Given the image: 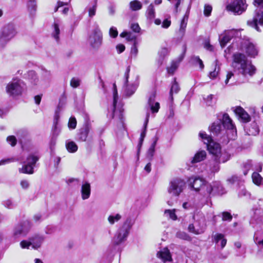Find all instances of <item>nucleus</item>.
<instances>
[{
  "label": "nucleus",
  "mask_w": 263,
  "mask_h": 263,
  "mask_svg": "<svg viewBox=\"0 0 263 263\" xmlns=\"http://www.w3.org/2000/svg\"><path fill=\"white\" fill-rule=\"evenodd\" d=\"M231 66L235 73H239L244 80H249L256 73V68L243 53L236 52L232 56Z\"/></svg>",
  "instance_id": "1"
},
{
  "label": "nucleus",
  "mask_w": 263,
  "mask_h": 263,
  "mask_svg": "<svg viewBox=\"0 0 263 263\" xmlns=\"http://www.w3.org/2000/svg\"><path fill=\"white\" fill-rule=\"evenodd\" d=\"M190 188L205 197H209L212 192V185L203 178L197 176H193L187 180Z\"/></svg>",
  "instance_id": "2"
},
{
  "label": "nucleus",
  "mask_w": 263,
  "mask_h": 263,
  "mask_svg": "<svg viewBox=\"0 0 263 263\" xmlns=\"http://www.w3.org/2000/svg\"><path fill=\"white\" fill-rule=\"evenodd\" d=\"M134 224V220L132 218L127 217L126 219L113 238L112 242L114 245H120L127 240Z\"/></svg>",
  "instance_id": "3"
},
{
  "label": "nucleus",
  "mask_w": 263,
  "mask_h": 263,
  "mask_svg": "<svg viewBox=\"0 0 263 263\" xmlns=\"http://www.w3.org/2000/svg\"><path fill=\"white\" fill-rule=\"evenodd\" d=\"M199 136L206 145L208 150L212 155V157H219L223 153H228L226 151H222L220 145L214 141L211 137L208 135L205 132H200Z\"/></svg>",
  "instance_id": "4"
},
{
  "label": "nucleus",
  "mask_w": 263,
  "mask_h": 263,
  "mask_svg": "<svg viewBox=\"0 0 263 263\" xmlns=\"http://www.w3.org/2000/svg\"><path fill=\"white\" fill-rule=\"evenodd\" d=\"M25 83L20 79H13L6 86V92L10 97L15 98L21 96L26 91Z\"/></svg>",
  "instance_id": "5"
},
{
  "label": "nucleus",
  "mask_w": 263,
  "mask_h": 263,
  "mask_svg": "<svg viewBox=\"0 0 263 263\" xmlns=\"http://www.w3.org/2000/svg\"><path fill=\"white\" fill-rule=\"evenodd\" d=\"M254 5L256 7L255 15L252 20L247 22V24L259 31L258 25L263 26V0H254Z\"/></svg>",
  "instance_id": "6"
},
{
  "label": "nucleus",
  "mask_w": 263,
  "mask_h": 263,
  "mask_svg": "<svg viewBox=\"0 0 263 263\" xmlns=\"http://www.w3.org/2000/svg\"><path fill=\"white\" fill-rule=\"evenodd\" d=\"M217 119L221 121L222 126L225 129H227V132L229 130L232 133L231 137L227 135V140H224L225 143H228L229 139H234L236 136V129L235 126L232 122V120L230 118L228 114H219L217 115Z\"/></svg>",
  "instance_id": "7"
},
{
  "label": "nucleus",
  "mask_w": 263,
  "mask_h": 263,
  "mask_svg": "<svg viewBox=\"0 0 263 263\" xmlns=\"http://www.w3.org/2000/svg\"><path fill=\"white\" fill-rule=\"evenodd\" d=\"M248 7L246 0H231L226 6V9L235 15H240Z\"/></svg>",
  "instance_id": "8"
},
{
  "label": "nucleus",
  "mask_w": 263,
  "mask_h": 263,
  "mask_svg": "<svg viewBox=\"0 0 263 263\" xmlns=\"http://www.w3.org/2000/svg\"><path fill=\"white\" fill-rule=\"evenodd\" d=\"M230 158L229 153H223L219 157H212L206 164L210 171L213 173L218 172L220 170V163H225Z\"/></svg>",
  "instance_id": "9"
},
{
  "label": "nucleus",
  "mask_w": 263,
  "mask_h": 263,
  "mask_svg": "<svg viewBox=\"0 0 263 263\" xmlns=\"http://www.w3.org/2000/svg\"><path fill=\"white\" fill-rule=\"evenodd\" d=\"M102 40V33L98 26H97L89 35V44L92 48L97 50L101 46Z\"/></svg>",
  "instance_id": "10"
},
{
  "label": "nucleus",
  "mask_w": 263,
  "mask_h": 263,
  "mask_svg": "<svg viewBox=\"0 0 263 263\" xmlns=\"http://www.w3.org/2000/svg\"><path fill=\"white\" fill-rule=\"evenodd\" d=\"M185 183L183 179L176 178L172 180L168 187V192L172 196L178 197L183 191Z\"/></svg>",
  "instance_id": "11"
},
{
  "label": "nucleus",
  "mask_w": 263,
  "mask_h": 263,
  "mask_svg": "<svg viewBox=\"0 0 263 263\" xmlns=\"http://www.w3.org/2000/svg\"><path fill=\"white\" fill-rule=\"evenodd\" d=\"M130 71V68L128 66L126 70V71L124 74V83L123 87V94L124 96L127 97H129L133 95L137 88V85L136 84L132 83L129 84L128 81V79L129 77V73Z\"/></svg>",
  "instance_id": "12"
},
{
  "label": "nucleus",
  "mask_w": 263,
  "mask_h": 263,
  "mask_svg": "<svg viewBox=\"0 0 263 263\" xmlns=\"http://www.w3.org/2000/svg\"><path fill=\"white\" fill-rule=\"evenodd\" d=\"M31 227L30 223L28 220L23 221L17 224L13 229V236L17 238L25 236Z\"/></svg>",
  "instance_id": "13"
},
{
  "label": "nucleus",
  "mask_w": 263,
  "mask_h": 263,
  "mask_svg": "<svg viewBox=\"0 0 263 263\" xmlns=\"http://www.w3.org/2000/svg\"><path fill=\"white\" fill-rule=\"evenodd\" d=\"M248 81V80H244L242 77L239 73L230 71L227 73L225 84L226 85H234Z\"/></svg>",
  "instance_id": "14"
},
{
  "label": "nucleus",
  "mask_w": 263,
  "mask_h": 263,
  "mask_svg": "<svg viewBox=\"0 0 263 263\" xmlns=\"http://www.w3.org/2000/svg\"><path fill=\"white\" fill-rule=\"evenodd\" d=\"M241 49L250 57L254 58L258 54V50L255 45L249 40H243L241 42Z\"/></svg>",
  "instance_id": "15"
},
{
  "label": "nucleus",
  "mask_w": 263,
  "mask_h": 263,
  "mask_svg": "<svg viewBox=\"0 0 263 263\" xmlns=\"http://www.w3.org/2000/svg\"><path fill=\"white\" fill-rule=\"evenodd\" d=\"M91 129V125L88 121H86L83 126L79 129L77 136V140L81 142L86 141Z\"/></svg>",
  "instance_id": "16"
},
{
  "label": "nucleus",
  "mask_w": 263,
  "mask_h": 263,
  "mask_svg": "<svg viewBox=\"0 0 263 263\" xmlns=\"http://www.w3.org/2000/svg\"><path fill=\"white\" fill-rule=\"evenodd\" d=\"M16 34L14 25L12 23H9L4 27L2 31V35L10 41Z\"/></svg>",
  "instance_id": "17"
},
{
  "label": "nucleus",
  "mask_w": 263,
  "mask_h": 263,
  "mask_svg": "<svg viewBox=\"0 0 263 263\" xmlns=\"http://www.w3.org/2000/svg\"><path fill=\"white\" fill-rule=\"evenodd\" d=\"M209 130L212 134L215 136H218L221 134H227V135H228L227 131L222 126L221 121L218 119L209 126Z\"/></svg>",
  "instance_id": "18"
},
{
  "label": "nucleus",
  "mask_w": 263,
  "mask_h": 263,
  "mask_svg": "<svg viewBox=\"0 0 263 263\" xmlns=\"http://www.w3.org/2000/svg\"><path fill=\"white\" fill-rule=\"evenodd\" d=\"M156 96V92H152L148 99L147 105L153 113L157 112L160 108L159 103L155 101Z\"/></svg>",
  "instance_id": "19"
},
{
  "label": "nucleus",
  "mask_w": 263,
  "mask_h": 263,
  "mask_svg": "<svg viewBox=\"0 0 263 263\" xmlns=\"http://www.w3.org/2000/svg\"><path fill=\"white\" fill-rule=\"evenodd\" d=\"M157 256L164 263H172L173 261L170 250L167 248H164L157 252Z\"/></svg>",
  "instance_id": "20"
},
{
  "label": "nucleus",
  "mask_w": 263,
  "mask_h": 263,
  "mask_svg": "<svg viewBox=\"0 0 263 263\" xmlns=\"http://www.w3.org/2000/svg\"><path fill=\"white\" fill-rule=\"evenodd\" d=\"M26 78L29 80L32 85L43 86V84H42L41 79H39L36 72L33 70L29 71Z\"/></svg>",
  "instance_id": "21"
},
{
  "label": "nucleus",
  "mask_w": 263,
  "mask_h": 263,
  "mask_svg": "<svg viewBox=\"0 0 263 263\" xmlns=\"http://www.w3.org/2000/svg\"><path fill=\"white\" fill-rule=\"evenodd\" d=\"M263 222V213L261 209H256L253 211L251 216L250 223L259 224Z\"/></svg>",
  "instance_id": "22"
},
{
  "label": "nucleus",
  "mask_w": 263,
  "mask_h": 263,
  "mask_svg": "<svg viewBox=\"0 0 263 263\" xmlns=\"http://www.w3.org/2000/svg\"><path fill=\"white\" fill-rule=\"evenodd\" d=\"M245 131L249 136H256L259 133V128L257 123L253 122L245 126Z\"/></svg>",
  "instance_id": "23"
},
{
  "label": "nucleus",
  "mask_w": 263,
  "mask_h": 263,
  "mask_svg": "<svg viewBox=\"0 0 263 263\" xmlns=\"http://www.w3.org/2000/svg\"><path fill=\"white\" fill-rule=\"evenodd\" d=\"M234 35L233 31H225L223 34H221L219 36V42L221 46L223 48L226 44L230 42Z\"/></svg>",
  "instance_id": "24"
},
{
  "label": "nucleus",
  "mask_w": 263,
  "mask_h": 263,
  "mask_svg": "<svg viewBox=\"0 0 263 263\" xmlns=\"http://www.w3.org/2000/svg\"><path fill=\"white\" fill-rule=\"evenodd\" d=\"M235 113L244 122L249 121L250 117L249 114L240 106H237L234 110Z\"/></svg>",
  "instance_id": "25"
},
{
  "label": "nucleus",
  "mask_w": 263,
  "mask_h": 263,
  "mask_svg": "<svg viewBox=\"0 0 263 263\" xmlns=\"http://www.w3.org/2000/svg\"><path fill=\"white\" fill-rule=\"evenodd\" d=\"M205 230V225L203 223L200 225L199 228H196L195 224L191 223L188 227V231L196 235L202 234Z\"/></svg>",
  "instance_id": "26"
},
{
  "label": "nucleus",
  "mask_w": 263,
  "mask_h": 263,
  "mask_svg": "<svg viewBox=\"0 0 263 263\" xmlns=\"http://www.w3.org/2000/svg\"><path fill=\"white\" fill-rule=\"evenodd\" d=\"M206 156V153L205 151L201 150L197 152L194 156L191 159L192 164L200 162L204 160Z\"/></svg>",
  "instance_id": "27"
},
{
  "label": "nucleus",
  "mask_w": 263,
  "mask_h": 263,
  "mask_svg": "<svg viewBox=\"0 0 263 263\" xmlns=\"http://www.w3.org/2000/svg\"><path fill=\"white\" fill-rule=\"evenodd\" d=\"M90 185L88 182H86L82 185L81 193L82 198L83 200L89 198L90 195Z\"/></svg>",
  "instance_id": "28"
},
{
  "label": "nucleus",
  "mask_w": 263,
  "mask_h": 263,
  "mask_svg": "<svg viewBox=\"0 0 263 263\" xmlns=\"http://www.w3.org/2000/svg\"><path fill=\"white\" fill-rule=\"evenodd\" d=\"M23 166L21 168L18 169L20 173L26 174H32L34 173V165H32L26 161L23 162Z\"/></svg>",
  "instance_id": "29"
},
{
  "label": "nucleus",
  "mask_w": 263,
  "mask_h": 263,
  "mask_svg": "<svg viewBox=\"0 0 263 263\" xmlns=\"http://www.w3.org/2000/svg\"><path fill=\"white\" fill-rule=\"evenodd\" d=\"M60 21L59 20H55L53 24V30L52 32V37L56 40L57 42H59L60 40L59 34L60 32Z\"/></svg>",
  "instance_id": "30"
},
{
  "label": "nucleus",
  "mask_w": 263,
  "mask_h": 263,
  "mask_svg": "<svg viewBox=\"0 0 263 263\" xmlns=\"http://www.w3.org/2000/svg\"><path fill=\"white\" fill-rule=\"evenodd\" d=\"M51 72L45 69H42L41 72V80L43 86L48 84L50 80Z\"/></svg>",
  "instance_id": "31"
},
{
  "label": "nucleus",
  "mask_w": 263,
  "mask_h": 263,
  "mask_svg": "<svg viewBox=\"0 0 263 263\" xmlns=\"http://www.w3.org/2000/svg\"><path fill=\"white\" fill-rule=\"evenodd\" d=\"M180 90V87L176 82V79L174 78V81L172 83V86L170 91L169 100L173 103V94L177 93Z\"/></svg>",
  "instance_id": "32"
},
{
  "label": "nucleus",
  "mask_w": 263,
  "mask_h": 263,
  "mask_svg": "<svg viewBox=\"0 0 263 263\" xmlns=\"http://www.w3.org/2000/svg\"><path fill=\"white\" fill-rule=\"evenodd\" d=\"M27 6L30 15L32 16H34L37 9L36 0H28Z\"/></svg>",
  "instance_id": "33"
},
{
  "label": "nucleus",
  "mask_w": 263,
  "mask_h": 263,
  "mask_svg": "<svg viewBox=\"0 0 263 263\" xmlns=\"http://www.w3.org/2000/svg\"><path fill=\"white\" fill-rule=\"evenodd\" d=\"M156 15L155 9L153 3L151 4L147 8L145 16L146 18L149 21H152L154 19Z\"/></svg>",
  "instance_id": "34"
},
{
  "label": "nucleus",
  "mask_w": 263,
  "mask_h": 263,
  "mask_svg": "<svg viewBox=\"0 0 263 263\" xmlns=\"http://www.w3.org/2000/svg\"><path fill=\"white\" fill-rule=\"evenodd\" d=\"M212 186V193L217 194L218 195H223L226 193L224 189L222 187L221 183L219 182H215L213 183Z\"/></svg>",
  "instance_id": "35"
},
{
  "label": "nucleus",
  "mask_w": 263,
  "mask_h": 263,
  "mask_svg": "<svg viewBox=\"0 0 263 263\" xmlns=\"http://www.w3.org/2000/svg\"><path fill=\"white\" fill-rule=\"evenodd\" d=\"M214 241L216 243L220 242L221 249H223L227 243V239L224 238V236L222 234L217 233L214 236Z\"/></svg>",
  "instance_id": "36"
},
{
  "label": "nucleus",
  "mask_w": 263,
  "mask_h": 263,
  "mask_svg": "<svg viewBox=\"0 0 263 263\" xmlns=\"http://www.w3.org/2000/svg\"><path fill=\"white\" fill-rule=\"evenodd\" d=\"M186 51V47L184 46V49L183 51V54H184ZM184 55L182 56V57L180 58L179 62H173L171 64V65L170 67L167 68V72L169 74H174V72L177 69L179 62L182 60V59L183 58Z\"/></svg>",
  "instance_id": "37"
},
{
  "label": "nucleus",
  "mask_w": 263,
  "mask_h": 263,
  "mask_svg": "<svg viewBox=\"0 0 263 263\" xmlns=\"http://www.w3.org/2000/svg\"><path fill=\"white\" fill-rule=\"evenodd\" d=\"M158 140V138L157 137L155 138V139L153 142L152 143L150 147L149 148L147 153V157L149 159L152 160L153 157L154 156L155 151V146L156 145V143Z\"/></svg>",
  "instance_id": "38"
},
{
  "label": "nucleus",
  "mask_w": 263,
  "mask_h": 263,
  "mask_svg": "<svg viewBox=\"0 0 263 263\" xmlns=\"http://www.w3.org/2000/svg\"><path fill=\"white\" fill-rule=\"evenodd\" d=\"M40 156L36 154H30L26 158V162L35 166V163L39 160Z\"/></svg>",
  "instance_id": "39"
},
{
  "label": "nucleus",
  "mask_w": 263,
  "mask_h": 263,
  "mask_svg": "<svg viewBox=\"0 0 263 263\" xmlns=\"http://www.w3.org/2000/svg\"><path fill=\"white\" fill-rule=\"evenodd\" d=\"M113 112L115 114L117 109V104L118 100L117 86L115 83L113 84Z\"/></svg>",
  "instance_id": "40"
},
{
  "label": "nucleus",
  "mask_w": 263,
  "mask_h": 263,
  "mask_svg": "<svg viewBox=\"0 0 263 263\" xmlns=\"http://www.w3.org/2000/svg\"><path fill=\"white\" fill-rule=\"evenodd\" d=\"M187 19H188V16L184 15L181 21V22L180 24V29L179 31V33L180 35H181V37H182L184 34L185 28H186V25H187Z\"/></svg>",
  "instance_id": "41"
},
{
  "label": "nucleus",
  "mask_w": 263,
  "mask_h": 263,
  "mask_svg": "<svg viewBox=\"0 0 263 263\" xmlns=\"http://www.w3.org/2000/svg\"><path fill=\"white\" fill-rule=\"evenodd\" d=\"M30 240L32 241L33 245L35 243H37L35 246V247L37 248L40 246L41 243L43 242L44 237L40 235H35L31 238Z\"/></svg>",
  "instance_id": "42"
},
{
  "label": "nucleus",
  "mask_w": 263,
  "mask_h": 263,
  "mask_svg": "<svg viewBox=\"0 0 263 263\" xmlns=\"http://www.w3.org/2000/svg\"><path fill=\"white\" fill-rule=\"evenodd\" d=\"M252 178L253 183L257 185H260L263 181V178L257 172H254L252 174Z\"/></svg>",
  "instance_id": "43"
},
{
  "label": "nucleus",
  "mask_w": 263,
  "mask_h": 263,
  "mask_svg": "<svg viewBox=\"0 0 263 263\" xmlns=\"http://www.w3.org/2000/svg\"><path fill=\"white\" fill-rule=\"evenodd\" d=\"M66 147L67 151L70 153H74L77 151L78 148L77 145L73 141L66 142Z\"/></svg>",
  "instance_id": "44"
},
{
  "label": "nucleus",
  "mask_w": 263,
  "mask_h": 263,
  "mask_svg": "<svg viewBox=\"0 0 263 263\" xmlns=\"http://www.w3.org/2000/svg\"><path fill=\"white\" fill-rule=\"evenodd\" d=\"M59 118V116L57 112H56L55 115L54 116V119L53 121V135H56L57 136L60 132V128L58 126V122Z\"/></svg>",
  "instance_id": "45"
},
{
  "label": "nucleus",
  "mask_w": 263,
  "mask_h": 263,
  "mask_svg": "<svg viewBox=\"0 0 263 263\" xmlns=\"http://www.w3.org/2000/svg\"><path fill=\"white\" fill-rule=\"evenodd\" d=\"M122 216L119 214L110 215L108 217V221L110 224H114L115 222L121 220Z\"/></svg>",
  "instance_id": "46"
},
{
  "label": "nucleus",
  "mask_w": 263,
  "mask_h": 263,
  "mask_svg": "<svg viewBox=\"0 0 263 263\" xmlns=\"http://www.w3.org/2000/svg\"><path fill=\"white\" fill-rule=\"evenodd\" d=\"M243 171V173L245 176L248 174V173L249 170H250L252 167V162L250 160H248L244 162L242 164Z\"/></svg>",
  "instance_id": "47"
},
{
  "label": "nucleus",
  "mask_w": 263,
  "mask_h": 263,
  "mask_svg": "<svg viewBox=\"0 0 263 263\" xmlns=\"http://www.w3.org/2000/svg\"><path fill=\"white\" fill-rule=\"evenodd\" d=\"M17 136L19 139L20 143H22L23 139L28 137L29 136L28 132L26 129H20L17 133Z\"/></svg>",
  "instance_id": "48"
},
{
  "label": "nucleus",
  "mask_w": 263,
  "mask_h": 263,
  "mask_svg": "<svg viewBox=\"0 0 263 263\" xmlns=\"http://www.w3.org/2000/svg\"><path fill=\"white\" fill-rule=\"evenodd\" d=\"M191 61L195 65H199V67L201 69H203L204 64L203 63L202 61L199 58V57L195 55L192 57Z\"/></svg>",
  "instance_id": "49"
},
{
  "label": "nucleus",
  "mask_w": 263,
  "mask_h": 263,
  "mask_svg": "<svg viewBox=\"0 0 263 263\" xmlns=\"http://www.w3.org/2000/svg\"><path fill=\"white\" fill-rule=\"evenodd\" d=\"M176 236L177 238L187 240V241H191V237L186 233L184 232L179 231L178 232Z\"/></svg>",
  "instance_id": "50"
},
{
  "label": "nucleus",
  "mask_w": 263,
  "mask_h": 263,
  "mask_svg": "<svg viewBox=\"0 0 263 263\" xmlns=\"http://www.w3.org/2000/svg\"><path fill=\"white\" fill-rule=\"evenodd\" d=\"M142 5L139 1H132L130 3V7L133 11H137L142 8Z\"/></svg>",
  "instance_id": "51"
},
{
  "label": "nucleus",
  "mask_w": 263,
  "mask_h": 263,
  "mask_svg": "<svg viewBox=\"0 0 263 263\" xmlns=\"http://www.w3.org/2000/svg\"><path fill=\"white\" fill-rule=\"evenodd\" d=\"M20 245L23 249H29L30 246H32L33 248L36 249V247H35V245L31 240L30 241L23 240L21 242Z\"/></svg>",
  "instance_id": "52"
},
{
  "label": "nucleus",
  "mask_w": 263,
  "mask_h": 263,
  "mask_svg": "<svg viewBox=\"0 0 263 263\" xmlns=\"http://www.w3.org/2000/svg\"><path fill=\"white\" fill-rule=\"evenodd\" d=\"M3 204L7 208L9 209H13L15 207L16 204L11 199H7L3 202Z\"/></svg>",
  "instance_id": "53"
},
{
  "label": "nucleus",
  "mask_w": 263,
  "mask_h": 263,
  "mask_svg": "<svg viewBox=\"0 0 263 263\" xmlns=\"http://www.w3.org/2000/svg\"><path fill=\"white\" fill-rule=\"evenodd\" d=\"M215 62V69L213 71H211L209 74L210 78L212 79H214L216 78V77L217 76V75L219 73V69H220L219 67H218L217 70L218 61L216 60Z\"/></svg>",
  "instance_id": "54"
},
{
  "label": "nucleus",
  "mask_w": 263,
  "mask_h": 263,
  "mask_svg": "<svg viewBox=\"0 0 263 263\" xmlns=\"http://www.w3.org/2000/svg\"><path fill=\"white\" fill-rule=\"evenodd\" d=\"M227 181L231 184H234L235 183H239L240 182H241V179L239 176L237 175H233L230 178H228L227 179Z\"/></svg>",
  "instance_id": "55"
},
{
  "label": "nucleus",
  "mask_w": 263,
  "mask_h": 263,
  "mask_svg": "<svg viewBox=\"0 0 263 263\" xmlns=\"http://www.w3.org/2000/svg\"><path fill=\"white\" fill-rule=\"evenodd\" d=\"M164 214L166 216H168L169 217L172 219V220H175L177 219V216L175 214V210H166L164 212Z\"/></svg>",
  "instance_id": "56"
},
{
  "label": "nucleus",
  "mask_w": 263,
  "mask_h": 263,
  "mask_svg": "<svg viewBox=\"0 0 263 263\" xmlns=\"http://www.w3.org/2000/svg\"><path fill=\"white\" fill-rule=\"evenodd\" d=\"M68 126L69 128L73 129L77 126V120L74 117H71L69 120Z\"/></svg>",
  "instance_id": "57"
},
{
  "label": "nucleus",
  "mask_w": 263,
  "mask_h": 263,
  "mask_svg": "<svg viewBox=\"0 0 263 263\" xmlns=\"http://www.w3.org/2000/svg\"><path fill=\"white\" fill-rule=\"evenodd\" d=\"M97 7V0H96L94 5L91 7H90L88 10V14L89 17H92L95 15Z\"/></svg>",
  "instance_id": "58"
},
{
  "label": "nucleus",
  "mask_w": 263,
  "mask_h": 263,
  "mask_svg": "<svg viewBox=\"0 0 263 263\" xmlns=\"http://www.w3.org/2000/svg\"><path fill=\"white\" fill-rule=\"evenodd\" d=\"M222 220L223 221H230L232 219V216L231 213L228 212H223L221 213Z\"/></svg>",
  "instance_id": "59"
},
{
  "label": "nucleus",
  "mask_w": 263,
  "mask_h": 263,
  "mask_svg": "<svg viewBox=\"0 0 263 263\" xmlns=\"http://www.w3.org/2000/svg\"><path fill=\"white\" fill-rule=\"evenodd\" d=\"M80 84V80L77 78H73L70 81V86L73 88H77Z\"/></svg>",
  "instance_id": "60"
},
{
  "label": "nucleus",
  "mask_w": 263,
  "mask_h": 263,
  "mask_svg": "<svg viewBox=\"0 0 263 263\" xmlns=\"http://www.w3.org/2000/svg\"><path fill=\"white\" fill-rule=\"evenodd\" d=\"M212 10V7L210 5H205L204 7V15L205 16H209L211 15Z\"/></svg>",
  "instance_id": "61"
},
{
  "label": "nucleus",
  "mask_w": 263,
  "mask_h": 263,
  "mask_svg": "<svg viewBox=\"0 0 263 263\" xmlns=\"http://www.w3.org/2000/svg\"><path fill=\"white\" fill-rule=\"evenodd\" d=\"M7 141L12 146H15L17 142V140L14 136H8L7 138Z\"/></svg>",
  "instance_id": "62"
},
{
  "label": "nucleus",
  "mask_w": 263,
  "mask_h": 263,
  "mask_svg": "<svg viewBox=\"0 0 263 263\" xmlns=\"http://www.w3.org/2000/svg\"><path fill=\"white\" fill-rule=\"evenodd\" d=\"M138 50L136 46V43H134L131 48L130 54L132 56L136 57L138 54Z\"/></svg>",
  "instance_id": "63"
},
{
  "label": "nucleus",
  "mask_w": 263,
  "mask_h": 263,
  "mask_svg": "<svg viewBox=\"0 0 263 263\" xmlns=\"http://www.w3.org/2000/svg\"><path fill=\"white\" fill-rule=\"evenodd\" d=\"M109 35L111 37L115 38L118 36V32L116 28L111 27L109 29Z\"/></svg>",
  "instance_id": "64"
}]
</instances>
